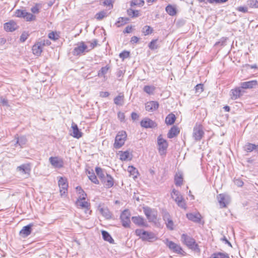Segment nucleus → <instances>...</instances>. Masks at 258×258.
Segmentation results:
<instances>
[{"label": "nucleus", "mask_w": 258, "mask_h": 258, "mask_svg": "<svg viewBox=\"0 0 258 258\" xmlns=\"http://www.w3.org/2000/svg\"><path fill=\"white\" fill-rule=\"evenodd\" d=\"M129 56L130 52L127 51H124L119 54L120 58H122V59L127 58L128 57H129Z\"/></svg>", "instance_id": "4d7b16f0"}, {"label": "nucleus", "mask_w": 258, "mask_h": 258, "mask_svg": "<svg viewBox=\"0 0 258 258\" xmlns=\"http://www.w3.org/2000/svg\"><path fill=\"white\" fill-rule=\"evenodd\" d=\"M247 5L250 8H258V1L257 0H248Z\"/></svg>", "instance_id": "8fccbe9b"}, {"label": "nucleus", "mask_w": 258, "mask_h": 258, "mask_svg": "<svg viewBox=\"0 0 258 258\" xmlns=\"http://www.w3.org/2000/svg\"><path fill=\"white\" fill-rule=\"evenodd\" d=\"M144 231H144L142 229H138L136 230L135 233L137 236H140V237L142 239V236L144 235Z\"/></svg>", "instance_id": "0e129e2a"}, {"label": "nucleus", "mask_w": 258, "mask_h": 258, "mask_svg": "<svg viewBox=\"0 0 258 258\" xmlns=\"http://www.w3.org/2000/svg\"><path fill=\"white\" fill-rule=\"evenodd\" d=\"M167 227L170 230L173 229V222L171 219L165 221Z\"/></svg>", "instance_id": "13d9d810"}, {"label": "nucleus", "mask_w": 258, "mask_h": 258, "mask_svg": "<svg viewBox=\"0 0 258 258\" xmlns=\"http://www.w3.org/2000/svg\"><path fill=\"white\" fill-rule=\"evenodd\" d=\"M218 202L220 204V206L222 208H224L226 206L225 203V197L224 195L220 194L217 196Z\"/></svg>", "instance_id": "e433bc0d"}, {"label": "nucleus", "mask_w": 258, "mask_h": 258, "mask_svg": "<svg viewBox=\"0 0 258 258\" xmlns=\"http://www.w3.org/2000/svg\"><path fill=\"white\" fill-rule=\"evenodd\" d=\"M166 244L171 250L174 252L177 253H181L182 249L179 245L176 244L173 241H169L168 239H166Z\"/></svg>", "instance_id": "9b49d317"}, {"label": "nucleus", "mask_w": 258, "mask_h": 258, "mask_svg": "<svg viewBox=\"0 0 258 258\" xmlns=\"http://www.w3.org/2000/svg\"><path fill=\"white\" fill-rule=\"evenodd\" d=\"M100 213L107 219H110L111 217V213L107 208H99Z\"/></svg>", "instance_id": "cd10ccee"}, {"label": "nucleus", "mask_w": 258, "mask_h": 258, "mask_svg": "<svg viewBox=\"0 0 258 258\" xmlns=\"http://www.w3.org/2000/svg\"><path fill=\"white\" fill-rule=\"evenodd\" d=\"M17 27V24L13 21H11L4 24V29L8 32H13L16 30Z\"/></svg>", "instance_id": "6ab92c4d"}, {"label": "nucleus", "mask_w": 258, "mask_h": 258, "mask_svg": "<svg viewBox=\"0 0 258 258\" xmlns=\"http://www.w3.org/2000/svg\"><path fill=\"white\" fill-rule=\"evenodd\" d=\"M256 149V145L248 143L247 144L245 145L244 146V149L247 152H250L252 151L253 150Z\"/></svg>", "instance_id": "a18cd8bd"}, {"label": "nucleus", "mask_w": 258, "mask_h": 258, "mask_svg": "<svg viewBox=\"0 0 258 258\" xmlns=\"http://www.w3.org/2000/svg\"><path fill=\"white\" fill-rule=\"evenodd\" d=\"M203 127L201 124H196L194 127L192 137L196 141L201 140L204 135Z\"/></svg>", "instance_id": "39448f33"}, {"label": "nucleus", "mask_w": 258, "mask_h": 258, "mask_svg": "<svg viewBox=\"0 0 258 258\" xmlns=\"http://www.w3.org/2000/svg\"><path fill=\"white\" fill-rule=\"evenodd\" d=\"M131 214L128 210H124L121 214L120 219L122 222V226L125 228H128L130 226Z\"/></svg>", "instance_id": "0eeeda50"}, {"label": "nucleus", "mask_w": 258, "mask_h": 258, "mask_svg": "<svg viewBox=\"0 0 258 258\" xmlns=\"http://www.w3.org/2000/svg\"><path fill=\"white\" fill-rule=\"evenodd\" d=\"M33 226V223H30L28 225L23 227L20 231V234L24 237L29 236L32 232V227Z\"/></svg>", "instance_id": "dca6fc26"}, {"label": "nucleus", "mask_w": 258, "mask_h": 258, "mask_svg": "<svg viewBox=\"0 0 258 258\" xmlns=\"http://www.w3.org/2000/svg\"><path fill=\"white\" fill-rule=\"evenodd\" d=\"M77 191L78 192L79 194H80V196L78 198L82 200H85L86 197L87 196L86 194L83 190L81 186H78L76 188Z\"/></svg>", "instance_id": "a19ab883"}, {"label": "nucleus", "mask_w": 258, "mask_h": 258, "mask_svg": "<svg viewBox=\"0 0 258 258\" xmlns=\"http://www.w3.org/2000/svg\"><path fill=\"white\" fill-rule=\"evenodd\" d=\"M157 144L160 155H165L168 145L166 140L162 138L161 135H160L157 138Z\"/></svg>", "instance_id": "20e7f679"}, {"label": "nucleus", "mask_w": 258, "mask_h": 258, "mask_svg": "<svg viewBox=\"0 0 258 258\" xmlns=\"http://www.w3.org/2000/svg\"><path fill=\"white\" fill-rule=\"evenodd\" d=\"M187 218L190 221L196 223H200L201 220V216L199 213H188L186 214Z\"/></svg>", "instance_id": "4be33fe9"}, {"label": "nucleus", "mask_w": 258, "mask_h": 258, "mask_svg": "<svg viewBox=\"0 0 258 258\" xmlns=\"http://www.w3.org/2000/svg\"><path fill=\"white\" fill-rule=\"evenodd\" d=\"M95 171L101 180H102L106 176V173H104L103 170L100 167H96L95 168Z\"/></svg>", "instance_id": "4c0bfd02"}, {"label": "nucleus", "mask_w": 258, "mask_h": 258, "mask_svg": "<svg viewBox=\"0 0 258 258\" xmlns=\"http://www.w3.org/2000/svg\"><path fill=\"white\" fill-rule=\"evenodd\" d=\"M133 222L136 225L141 226H146V223L143 217L140 216H135L132 217Z\"/></svg>", "instance_id": "b1692460"}, {"label": "nucleus", "mask_w": 258, "mask_h": 258, "mask_svg": "<svg viewBox=\"0 0 258 258\" xmlns=\"http://www.w3.org/2000/svg\"><path fill=\"white\" fill-rule=\"evenodd\" d=\"M143 211L147 219L150 222H154L157 219L156 212L149 207L143 208Z\"/></svg>", "instance_id": "6e6552de"}, {"label": "nucleus", "mask_w": 258, "mask_h": 258, "mask_svg": "<svg viewBox=\"0 0 258 258\" xmlns=\"http://www.w3.org/2000/svg\"><path fill=\"white\" fill-rule=\"evenodd\" d=\"M89 51L88 47L83 41L80 42L76 44L73 51V54L74 55L78 56L80 55L85 52Z\"/></svg>", "instance_id": "7ed1b4c3"}, {"label": "nucleus", "mask_w": 258, "mask_h": 258, "mask_svg": "<svg viewBox=\"0 0 258 258\" xmlns=\"http://www.w3.org/2000/svg\"><path fill=\"white\" fill-rule=\"evenodd\" d=\"M48 37L49 39L56 40L58 39L59 37V34L56 32H51L48 34Z\"/></svg>", "instance_id": "3c124183"}, {"label": "nucleus", "mask_w": 258, "mask_h": 258, "mask_svg": "<svg viewBox=\"0 0 258 258\" xmlns=\"http://www.w3.org/2000/svg\"><path fill=\"white\" fill-rule=\"evenodd\" d=\"M114 103L116 105L122 106L124 103V95L123 93H119V95L114 98Z\"/></svg>", "instance_id": "bb28decb"}, {"label": "nucleus", "mask_w": 258, "mask_h": 258, "mask_svg": "<svg viewBox=\"0 0 258 258\" xmlns=\"http://www.w3.org/2000/svg\"><path fill=\"white\" fill-rule=\"evenodd\" d=\"M58 186L60 189V193L61 196L67 192L68 183L66 178L60 177L58 181Z\"/></svg>", "instance_id": "1a4fd4ad"}, {"label": "nucleus", "mask_w": 258, "mask_h": 258, "mask_svg": "<svg viewBox=\"0 0 258 258\" xmlns=\"http://www.w3.org/2000/svg\"><path fill=\"white\" fill-rule=\"evenodd\" d=\"M88 177L92 182L97 184H99V181L93 172H92L91 175H88Z\"/></svg>", "instance_id": "864d4df0"}, {"label": "nucleus", "mask_w": 258, "mask_h": 258, "mask_svg": "<svg viewBox=\"0 0 258 258\" xmlns=\"http://www.w3.org/2000/svg\"><path fill=\"white\" fill-rule=\"evenodd\" d=\"M166 12L171 16H173L176 14L177 11L175 8L171 5H168L165 8Z\"/></svg>", "instance_id": "72a5a7b5"}, {"label": "nucleus", "mask_w": 258, "mask_h": 258, "mask_svg": "<svg viewBox=\"0 0 258 258\" xmlns=\"http://www.w3.org/2000/svg\"><path fill=\"white\" fill-rule=\"evenodd\" d=\"M42 8V5L39 3H37L34 6L31 8V11L33 14H38L40 10Z\"/></svg>", "instance_id": "37998d69"}, {"label": "nucleus", "mask_w": 258, "mask_h": 258, "mask_svg": "<svg viewBox=\"0 0 258 258\" xmlns=\"http://www.w3.org/2000/svg\"><path fill=\"white\" fill-rule=\"evenodd\" d=\"M231 98L235 100L239 98L242 95V91L241 87L236 88L232 89L230 92Z\"/></svg>", "instance_id": "f3484780"}, {"label": "nucleus", "mask_w": 258, "mask_h": 258, "mask_svg": "<svg viewBox=\"0 0 258 258\" xmlns=\"http://www.w3.org/2000/svg\"><path fill=\"white\" fill-rule=\"evenodd\" d=\"M176 203L178 205V206L181 207V208H186V204L184 201L183 200V199H182V200L178 201V202H177Z\"/></svg>", "instance_id": "bf43d9fd"}, {"label": "nucleus", "mask_w": 258, "mask_h": 258, "mask_svg": "<svg viewBox=\"0 0 258 258\" xmlns=\"http://www.w3.org/2000/svg\"><path fill=\"white\" fill-rule=\"evenodd\" d=\"M143 29H144L143 32L145 35H147L151 34L153 31L152 28L150 26H145V27L143 28Z\"/></svg>", "instance_id": "5fc2aeb1"}, {"label": "nucleus", "mask_w": 258, "mask_h": 258, "mask_svg": "<svg viewBox=\"0 0 258 258\" xmlns=\"http://www.w3.org/2000/svg\"><path fill=\"white\" fill-rule=\"evenodd\" d=\"M257 81L252 80L241 83L240 87L241 89H250L257 85Z\"/></svg>", "instance_id": "5701e85b"}, {"label": "nucleus", "mask_w": 258, "mask_h": 258, "mask_svg": "<svg viewBox=\"0 0 258 258\" xmlns=\"http://www.w3.org/2000/svg\"><path fill=\"white\" fill-rule=\"evenodd\" d=\"M130 156V153L128 151H120L119 152V159L122 161H125L128 159Z\"/></svg>", "instance_id": "79ce46f5"}, {"label": "nucleus", "mask_w": 258, "mask_h": 258, "mask_svg": "<svg viewBox=\"0 0 258 258\" xmlns=\"http://www.w3.org/2000/svg\"><path fill=\"white\" fill-rule=\"evenodd\" d=\"M196 91L197 92L201 93L203 91V85L202 84H198L195 87Z\"/></svg>", "instance_id": "052dcab7"}, {"label": "nucleus", "mask_w": 258, "mask_h": 258, "mask_svg": "<svg viewBox=\"0 0 258 258\" xmlns=\"http://www.w3.org/2000/svg\"><path fill=\"white\" fill-rule=\"evenodd\" d=\"M179 133V128L175 126H173L169 130L167 134V137L169 139H172L176 136Z\"/></svg>", "instance_id": "a878e982"}, {"label": "nucleus", "mask_w": 258, "mask_h": 258, "mask_svg": "<svg viewBox=\"0 0 258 258\" xmlns=\"http://www.w3.org/2000/svg\"><path fill=\"white\" fill-rule=\"evenodd\" d=\"M145 4L144 0H132L130 2L131 7H133L135 6L139 7H142Z\"/></svg>", "instance_id": "ea45409f"}, {"label": "nucleus", "mask_w": 258, "mask_h": 258, "mask_svg": "<svg viewBox=\"0 0 258 258\" xmlns=\"http://www.w3.org/2000/svg\"><path fill=\"white\" fill-rule=\"evenodd\" d=\"M44 45V41H41L36 43L32 47L33 53L37 56L40 55Z\"/></svg>", "instance_id": "9d476101"}, {"label": "nucleus", "mask_w": 258, "mask_h": 258, "mask_svg": "<svg viewBox=\"0 0 258 258\" xmlns=\"http://www.w3.org/2000/svg\"><path fill=\"white\" fill-rule=\"evenodd\" d=\"M101 182L106 188H111L114 185L113 178L107 173H106V176L101 180Z\"/></svg>", "instance_id": "f8f14e48"}, {"label": "nucleus", "mask_w": 258, "mask_h": 258, "mask_svg": "<svg viewBox=\"0 0 258 258\" xmlns=\"http://www.w3.org/2000/svg\"><path fill=\"white\" fill-rule=\"evenodd\" d=\"M129 21V19L126 17H120L118 21L115 23V25L117 27H119L126 24Z\"/></svg>", "instance_id": "c9c22d12"}, {"label": "nucleus", "mask_w": 258, "mask_h": 258, "mask_svg": "<svg viewBox=\"0 0 258 258\" xmlns=\"http://www.w3.org/2000/svg\"><path fill=\"white\" fill-rule=\"evenodd\" d=\"M29 36V34L28 32H24L21 35L20 40L24 42L26 41V40L28 38Z\"/></svg>", "instance_id": "6e6d98bb"}, {"label": "nucleus", "mask_w": 258, "mask_h": 258, "mask_svg": "<svg viewBox=\"0 0 258 258\" xmlns=\"http://www.w3.org/2000/svg\"><path fill=\"white\" fill-rule=\"evenodd\" d=\"M17 139V141L15 146L16 145H19L21 148H23V146L26 144L27 142V138L25 136H21L20 137H15Z\"/></svg>", "instance_id": "c85d7f7f"}, {"label": "nucleus", "mask_w": 258, "mask_h": 258, "mask_svg": "<svg viewBox=\"0 0 258 258\" xmlns=\"http://www.w3.org/2000/svg\"><path fill=\"white\" fill-rule=\"evenodd\" d=\"M127 15L132 18H136L140 16V12L138 10H135L132 8L127 10Z\"/></svg>", "instance_id": "f704fd0d"}, {"label": "nucleus", "mask_w": 258, "mask_h": 258, "mask_svg": "<svg viewBox=\"0 0 258 258\" xmlns=\"http://www.w3.org/2000/svg\"><path fill=\"white\" fill-rule=\"evenodd\" d=\"M15 16L18 18H24L27 21H34L36 19L35 16L26 12V10H17L15 12Z\"/></svg>", "instance_id": "f03ea898"}, {"label": "nucleus", "mask_w": 258, "mask_h": 258, "mask_svg": "<svg viewBox=\"0 0 258 258\" xmlns=\"http://www.w3.org/2000/svg\"><path fill=\"white\" fill-rule=\"evenodd\" d=\"M176 119L175 115L173 113L169 114L165 118V123L168 125L173 124Z\"/></svg>", "instance_id": "7c9ffc66"}, {"label": "nucleus", "mask_w": 258, "mask_h": 258, "mask_svg": "<svg viewBox=\"0 0 258 258\" xmlns=\"http://www.w3.org/2000/svg\"><path fill=\"white\" fill-rule=\"evenodd\" d=\"M106 12L102 11L95 15V18L98 20H101L103 19L104 17H106Z\"/></svg>", "instance_id": "49530a36"}, {"label": "nucleus", "mask_w": 258, "mask_h": 258, "mask_svg": "<svg viewBox=\"0 0 258 258\" xmlns=\"http://www.w3.org/2000/svg\"><path fill=\"white\" fill-rule=\"evenodd\" d=\"M234 183L237 186L239 187H241L243 185V182L240 179H236L234 180Z\"/></svg>", "instance_id": "69168bd1"}, {"label": "nucleus", "mask_w": 258, "mask_h": 258, "mask_svg": "<svg viewBox=\"0 0 258 258\" xmlns=\"http://www.w3.org/2000/svg\"><path fill=\"white\" fill-rule=\"evenodd\" d=\"M102 235L104 240L109 242L110 243H113L114 242L113 239L108 232L105 230H102Z\"/></svg>", "instance_id": "c756f323"}, {"label": "nucleus", "mask_w": 258, "mask_h": 258, "mask_svg": "<svg viewBox=\"0 0 258 258\" xmlns=\"http://www.w3.org/2000/svg\"><path fill=\"white\" fill-rule=\"evenodd\" d=\"M72 128L73 130V134L71 135L76 138L79 139L82 137L83 134L79 129L77 124L73 122L72 124Z\"/></svg>", "instance_id": "a211bd4d"}, {"label": "nucleus", "mask_w": 258, "mask_h": 258, "mask_svg": "<svg viewBox=\"0 0 258 258\" xmlns=\"http://www.w3.org/2000/svg\"><path fill=\"white\" fill-rule=\"evenodd\" d=\"M49 160L51 164L55 168H61L63 166L62 160L57 157H50Z\"/></svg>", "instance_id": "4468645a"}, {"label": "nucleus", "mask_w": 258, "mask_h": 258, "mask_svg": "<svg viewBox=\"0 0 258 258\" xmlns=\"http://www.w3.org/2000/svg\"><path fill=\"white\" fill-rule=\"evenodd\" d=\"M76 204L77 206L84 208L85 209V213H87L89 210L90 204L85 201V200H82L79 198L78 199Z\"/></svg>", "instance_id": "aec40b11"}, {"label": "nucleus", "mask_w": 258, "mask_h": 258, "mask_svg": "<svg viewBox=\"0 0 258 258\" xmlns=\"http://www.w3.org/2000/svg\"><path fill=\"white\" fill-rule=\"evenodd\" d=\"M183 178L181 175L175 176L174 178L175 184L177 186H180L182 184Z\"/></svg>", "instance_id": "09e8293b"}, {"label": "nucleus", "mask_w": 258, "mask_h": 258, "mask_svg": "<svg viewBox=\"0 0 258 258\" xmlns=\"http://www.w3.org/2000/svg\"><path fill=\"white\" fill-rule=\"evenodd\" d=\"M141 125L144 128H154L157 126L156 123L149 118H145L141 121Z\"/></svg>", "instance_id": "ddd939ff"}, {"label": "nucleus", "mask_w": 258, "mask_h": 258, "mask_svg": "<svg viewBox=\"0 0 258 258\" xmlns=\"http://www.w3.org/2000/svg\"><path fill=\"white\" fill-rule=\"evenodd\" d=\"M157 39L152 40L150 43L149 44V47L151 50H154L158 48V46L157 45Z\"/></svg>", "instance_id": "603ef678"}, {"label": "nucleus", "mask_w": 258, "mask_h": 258, "mask_svg": "<svg viewBox=\"0 0 258 258\" xmlns=\"http://www.w3.org/2000/svg\"><path fill=\"white\" fill-rule=\"evenodd\" d=\"M113 1L112 0H104L103 2V4L105 6H107L109 7H111L112 8L113 4H112Z\"/></svg>", "instance_id": "338daca9"}, {"label": "nucleus", "mask_w": 258, "mask_h": 258, "mask_svg": "<svg viewBox=\"0 0 258 258\" xmlns=\"http://www.w3.org/2000/svg\"><path fill=\"white\" fill-rule=\"evenodd\" d=\"M17 170L22 174H29L30 172L31 168L29 164H24L18 166Z\"/></svg>", "instance_id": "412c9836"}, {"label": "nucleus", "mask_w": 258, "mask_h": 258, "mask_svg": "<svg viewBox=\"0 0 258 258\" xmlns=\"http://www.w3.org/2000/svg\"><path fill=\"white\" fill-rule=\"evenodd\" d=\"M0 102L3 106H9L8 100L3 97L0 98Z\"/></svg>", "instance_id": "680f3d73"}, {"label": "nucleus", "mask_w": 258, "mask_h": 258, "mask_svg": "<svg viewBox=\"0 0 258 258\" xmlns=\"http://www.w3.org/2000/svg\"><path fill=\"white\" fill-rule=\"evenodd\" d=\"M155 89L156 88L153 86L146 85L144 86L143 90L146 93L150 95L153 94L154 93Z\"/></svg>", "instance_id": "58836bf2"}, {"label": "nucleus", "mask_w": 258, "mask_h": 258, "mask_svg": "<svg viewBox=\"0 0 258 258\" xmlns=\"http://www.w3.org/2000/svg\"><path fill=\"white\" fill-rule=\"evenodd\" d=\"M144 235L142 236L143 240H147L149 241H151L156 239L155 235L152 232H150L145 231L144 232Z\"/></svg>", "instance_id": "393cba45"}, {"label": "nucleus", "mask_w": 258, "mask_h": 258, "mask_svg": "<svg viewBox=\"0 0 258 258\" xmlns=\"http://www.w3.org/2000/svg\"><path fill=\"white\" fill-rule=\"evenodd\" d=\"M228 0H207V2L205 3H207V2H209L210 4H213L214 3H224L226 2H227Z\"/></svg>", "instance_id": "e2e57ef3"}, {"label": "nucleus", "mask_w": 258, "mask_h": 258, "mask_svg": "<svg viewBox=\"0 0 258 258\" xmlns=\"http://www.w3.org/2000/svg\"><path fill=\"white\" fill-rule=\"evenodd\" d=\"M126 137V133L125 131H121L119 132L115 139V142L113 145L115 149L121 148L124 145Z\"/></svg>", "instance_id": "f257e3e1"}, {"label": "nucleus", "mask_w": 258, "mask_h": 258, "mask_svg": "<svg viewBox=\"0 0 258 258\" xmlns=\"http://www.w3.org/2000/svg\"><path fill=\"white\" fill-rule=\"evenodd\" d=\"M171 195L172 198L174 199L176 202H178V201L182 200L183 199L179 192L175 189L172 190Z\"/></svg>", "instance_id": "473e14b6"}, {"label": "nucleus", "mask_w": 258, "mask_h": 258, "mask_svg": "<svg viewBox=\"0 0 258 258\" xmlns=\"http://www.w3.org/2000/svg\"><path fill=\"white\" fill-rule=\"evenodd\" d=\"M181 240L189 248L196 249L198 247V244L195 240L186 234H183L181 235Z\"/></svg>", "instance_id": "423d86ee"}, {"label": "nucleus", "mask_w": 258, "mask_h": 258, "mask_svg": "<svg viewBox=\"0 0 258 258\" xmlns=\"http://www.w3.org/2000/svg\"><path fill=\"white\" fill-rule=\"evenodd\" d=\"M109 67L106 66L105 67H102L100 70L98 71V76L99 77H105V75L107 74L108 70Z\"/></svg>", "instance_id": "c03bdc74"}, {"label": "nucleus", "mask_w": 258, "mask_h": 258, "mask_svg": "<svg viewBox=\"0 0 258 258\" xmlns=\"http://www.w3.org/2000/svg\"><path fill=\"white\" fill-rule=\"evenodd\" d=\"M163 218L165 221L170 220V216L168 212H165L163 215Z\"/></svg>", "instance_id": "774afa93"}, {"label": "nucleus", "mask_w": 258, "mask_h": 258, "mask_svg": "<svg viewBox=\"0 0 258 258\" xmlns=\"http://www.w3.org/2000/svg\"><path fill=\"white\" fill-rule=\"evenodd\" d=\"M210 258H230V257L226 252H217L213 253Z\"/></svg>", "instance_id": "2f4dec72"}, {"label": "nucleus", "mask_w": 258, "mask_h": 258, "mask_svg": "<svg viewBox=\"0 0 258 258\" xmlns=\"http://www.w3.org/2000/svg\"><path fill=\"white\" fill-rule=\"evenodd\" d=\"M159 107V103L157 101H150L145 104V109L148 111L153 112Z\"/></svg>", "instance_id": "2eb2a0df"}, {"label": "nucleus", "mask_w": 258, "mask_h": 258, "mask_svg": "<svg viewBox=\"0 0 258 258\" xmlns=\"http://www.w3.org/2000/svg\"><path fill=\"white\" fill-rule=\"evenodd\" d=\"M128 170L131 173V174L134 176V178H136L137 177L138 172L137 170L135 167H134L132 166H128Z\"/></svg>", "instance_id": "de8ad7c7"}]
</instances>
